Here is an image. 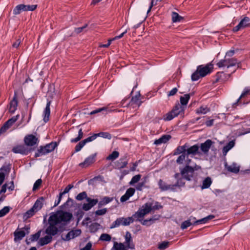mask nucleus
I'll list each match as a JSON object with an SVG mask.
<instances>
[{"mask_svg": "<svg viewBox=\"0 0 250 250\" xmlns=\"http://www.w3.org/2000/svg\"><path fill=\"white\" fill-rule=\"evenodd\" d=\"M249 26H250V19L247 17H245L240 21L237 26L233 28V31L237 32L242 29Z\"/></svg>", "mask_w": 250, "mask_h": 250, "instance_id": "obj_11", "label": "nucleus"}, {"mask_svg": "<svg viewBox=\"0 0 250 250\" xmlns=\"http://www.w3.org/2000/svg\"><path fill=\"white\" fill-rule=\"evenodd\" d=\"M177 91H178V89L177 88H176V87L173 88V89H172L170 91H169L167 93V96L170 97V96H174V95L176 94V93L177 92Z\"/></svg>", "mask_w": 250, "mask_h": 250, "instance_id": "obj_63", "label": "nucleus"}, {"mask_svg": "<svg viewBox=\"0 0 250 250\" xmlns=\"http://www.w3.org/2000/svg\"><path fill=\"white\" fill-rule=\"evenodd\" d=\"M187 146L186 145V144H185L183 146H179L178 147H177V148L175 150V151L174 152V155H179L181 153L182 154L186 153V152H187Z\"/></svg>", "mask_w": 250, "mask_h": 250, "instance_id": "obj_31", "label": "nucleus"}, {"mask_svg": "<svg viewBox=\"0 0 250 250\" xmlns=\"http://www.w3.org/2000/svg\"><path fill=\"white\" fill-rule=\"evenodd\" d=\"M125 243L127 246L128 248L131 249H134V245L132 243L131 233L128 231H127L125 233Z\"/></svg>", "mask_w": 250, "mask_h": 250, "instance_id": "obj_21", "label": "nucleus"}, {"mask_svg": "<svg viewBox=\"0 0 250 250\" xmlns=\"http://www.w3.org/2000/svg\"><path fill=\"white\" fill-rule=\"evenodd\" d=\"M97 137H101L104 138H107L110 139L111 138V135L108 132H101L99 133L94 134L92 136H90L91 141L94 140Z\"/></svg>", "mask_w": 250, "mask_h": 250, "instance_id": "obj_23", "label": "nucleus"}, {"mask_svg": "<svg viewBox=\"0 0 250 250\" xmlns=\"http://www.w3.org/2000/svg\"><path fill=\"white\" fill-rule=\"evenodd\" d=\"M234 145L235 142L233 141H231L226 146H224L223 148V155H226L228 152L234 146Z\"/></svg>", "mask_w": 250, "mask_h": 250, "instance_id": "obj_33", "label": "nucleus"}, {"mask_svg": "<svg viewBox=\"0 0 250 250\" xmlns=\"http://www.w3.org/2000/svg\"><path fill=\"white\" fill-rule=\"evenodd\" d=\"M140 95L139 94L133 97L129 103V106H132L133 108L139 107L142 104V102L140 99Z\"/></svg>", "mask_w": 250, "mask_h": 250, "instance_id": "obj_19", "label": "nucleus"}, {"mask_svg": "<svg viewBox=\"0 0 250 250\" xmlns=\"http://www.w3.org/2000/svg\"><path fill=\"white\" fill-rule=\"evenodd\" d=\"M141 176L140 174H137L134 176L131 181L129 182V184L130 185H134L135 184L137 183L139 181H140L141 179Z\"/></svg>", "mask_w": 250, "mask_h": 250, "instance_id": "obj_44", "label": "nucleus"}, {"mask_svg": "<svg viewBox=\"0 0 250 250\" xmlns=\"http://www.w3.org/2000/svg\"><path fill=\"white\" fill-rule=\"evenodd\" d=\"M182 19V17L180 16L179 14L176 12H172V20L173 22L180 21Z\"/></svg>", "mask_w": 250, "mask_h": 250, "instance_id": "obj_49", "label": "nucleus"}, {"mask_svg": "<svg viewBox=\"0 0 250 250\" xmlns=\"http://www.w3.org/2000/svg\"><path fill=\"white\" fill-rule=\"evenodd\" d=\"M7 184L6 189L8 188L9 190L12 191L14 189V185L13 181L10 182L8 184Z\"/></svg>", "mask_w": 250, "mask_h": 250, "instance_id": "obj_64", "label": "nucleus"}, {"mask_svg": "<svg viewBox=\"0 0 250 250\" xmlns=\"http://www.w3.org/2000/svg\"><path fill=\"white\" fill-rule=\"evenodd\" d=\"M237 63V61L236 59H228L225 57L224 59L220 60L217 63V65L219 67H227V68H229L230 67L235 66Z\"/></svg>", "mask_w": 250, "mask_h": 250, "instance_id": "obj_6", "label": "nucleus"}, {"mask_svg": "<svg viewBox=\"0 0 250 250\" xmlns=\"http://www.w3.org/2000/svg\"><path fill=\"white\" fill-rule=\"evenodd\" d=\"M51 102L48 101L46 105V107L44 110V118L43 120L46 123L49 120V118L50 114V106Z\"/></svg>", "mask_w": 250, "mask_h": 250, "instance_id": "obj_29", "label": "nucleus"}, {"mask_svg": "<svg viewBox=\"0 0 250 250\" xmlns=\"http://www.w3.org/2000/svg\"><path fill=\"white\" fill-rule=\"evenodd\" d=\"M91 139L90 137L80 142L75 146V151L79 152L84 146L86 143L91 142Z\"/></svg>", "mask_w": 250, "mask_h": 250, "instance_id": "obj_27", "label": "nucleus"}, {"mask_svg": "<svg viewBox=\"0 0 250 250\" xmlns=\"http://www.w3.org/2000/svg\"><path fill=\"white\" fill-rule=\"evenodd\" d=\"M72 217L71 213L63 211H58L51 215L48 219L49 226L45 230V233L52 236L55 235L58 232L57 226L59 224L65 225Z\"/></svg>", "mask_w": 250, "mask_h": 250, "instance_id": "obj_1", "label": "nucleus"}, {"mask_svg": "<svg viewBox=\"0 0 250 250\" xmlns=\"http://www.w3.org/2000/svg\"><path fill=\"white\" fill-rule=\"evenodd\" d=\"M74 187L73 185L72 184L68 185L64 189V191L62 192H61L60 196H62L64 194L69 192L71 189H72Z\"/></svg>", "mask_w": 250, "mask_h": 250, "instance_id": "obj_57", "label": "nucleus"}, {"mask_svg": "<svg viewBox=\"0 0 250 250\" xmlns=\"http://www.w3.org/2000/svg\"><path fill=\"white\" fill-rule=\"evenodd\" d=\"M226 168L228 171L235 173H238L239 171V167L235 164H233L232 165L227 166Z\"/></svg>", "mask_w": 250, "mask_h": 250, "instance_id": "obj_37", "label": "nucleus"}, {"mask_svg": "<svg viewBox=\"0 0 250 250\" xmlns=\"http://www.w3.org/2000/svg\"><path fill=\"white\" fill-rule=\"evenodd\" d=\"M87 26V24H85L84 26L81 27L76 28L75 29V32L76 34H79L83 32Z\"/></svg>", "mask_w": 250, "mask_h": 250, "instance_id": "obj_62", "label": "nucleus"}, {"mask_svg": "<svg viewBox=\"0 0 250 250\" xmlns=\"http://www.w3.org/2000/svg\"><path fill=\"white\" fill-rule=\"evenodd\" d=\"M119 153L118 151H114L111 154H110L107 157V159L109 160H114L119 157Z\"/></svg>", "mask_w": 250, "mask_h": 250, "instance_id": "obj_51", "label": "nucleus"}, {"mask_svg": "<svg viewBox=\"0 0 250 250\" xmlns=\"http://www.w3.org/2000/svg\"><path fill=\"white\" fill-rule=\"evenodd\" d=\"M190 99V96L189 94H185L183 96H181L180 99L181 105L183 106L186 105L188 103V102Z\"/></svg>", "mask_w": 250, "mask_h": 250, "instance_id": "obj_38", "label": "nucleus"}, {"mask_svg": "<svg viewBox=\"0 0 250 250\" xmlns=\"http://www.w3.org/2000/svg\"><path fill=\"white\" fill-rule=\"evenodd\" d=\"M201 169V167L197 165L194 166L185 167L181 169V174L183 178L187 180H190L193 176V172Z\"/></svg>", "mask_w": 250, "mask_h": 250, "instance_id": "obj_3", "label": "nucleus"}, {"mask_svg": "<svg viewBox=\"0 0 250 250\" xmlns=\"http://www.w3.org/2000/svg\"><path fill=\"white\" fill-rule=\"evenodd\" d=\"M100 225L97 223H94L91 224L89 227V230L91 232H95L99 229Z\"/></svg>", "mask_w": 250, "mask_h": 250, "instance_id": "obj_42", "label": "nucleus"}, {"mask_svg": "<svg viewBox=\"0 0 250 250\" xmlns=\"http://www.w3.org/2000/svg\"><path fill=\"white\" fill-rule=\"evenodd\" d=\"M113 249H114V250H127L128 248L126 245L125 246L123 243L115 242Z\"/></svg>", "mask_w": 250, "mask_h": 250, "instance_id": "obj_36", "label": "nucleus"}, {"mask_svg": "<svg viewBox=\"0 0 250 250\" xmlns=\"http://www.w3.org/2000/svg\"><path fill=\"white\" fill-rule=\"evenodd\" d=\"M10 169V167L9 166H3L0 168V172H3L5 174L6 173H8Z\"/></svg>", "mask_w": 250, "mask_h": 250, "instance_id": "obj_61", "label": "nucleus"}, {"mask_svg": "<svg viewBox=\"0 0 250 250\" xmlns=\"http://www.w3.org/2000/svg\"><path fill=\"white\" fill-rule=\"evenodd\" d=\"M250 91V88H249V87H246L244 89V91L243 92V93L241 95V96L239 97V98L237 100V103L239 102V101H240V99H241V98L244 97L245 96L247 95L249 93Z\"/></svg>", "mask_w": 250, "mask_h": 250, "instance_id": "obj_58", "label": "nucleus"}, {"mask_svg": "<svg viewBox=\"0 0 250 250\" xmlns=\"http://www.w3.org/2000/svg\"><path fill=\"white\" fill-rule=\"evenodd\" d=\"M42 201L43 198H40L37 200L34 205H33L32 208L37 212L39 210H40L42 207Z\"/></svg>", "mask_w": 250, "mask_h": 250, "instance_id": "obj_32", "label": "nucleus"}, {"mask_svg": "<svg viewBox=\"0 0 250 250\" xmlns=\"http://www.w3.org/2000/svg\"><path fill=\"white\" fill-rule=\"evenodd\" d=\"M111 239V237L110 235L106 234V233H103L102 234L100 237V240L104 241H110Z\"/></svg>", "mask_w": 250, "mask_h": 250, "instance_id": "obj_52", "label": "nucleus"}, {"mask_svg": "<svg viewBox=\"0 0 250 250\" xmlns=\"http://www.w3.org/2000/svg\"><path fill=\"white\" fill-rule=\"evenodd\" d=\"M107 212V209L106 208L98 209L95 211V214L100 216L105 214Z\"/></svg>", "mask_w": 250, "mask_h": 250, "instance_id": "obj_60", "label": "nucleus"}, {"mask_svg": "<svg viewBox=\"0 0 250 250\" xmlns=\"http://www.w3.org/2000/svg\"><path fill=\"white\" fill-rule=\"evenodd\" d=\"M88 197L87 196V194L85 191L80 193L76 196V199L78 201H82L84 199L86 200Z\"/></svg>", "mask_w": 250, "mask_h": 250, "instance_id": "obj_50", "label": "nucleus"}, {"mask_svg": "<svg viewBox=\"0 0 250 250\" xmlns=\"http://www.w3.org/2000/svg\"><path fill=\"white\" fill-rule=\"evenodd\" d=\"M212 141L211 140L208 139L205 141V143L201 144V149L205 153H207L209 150L211 145H212Z\"/></svg>", "mask_w": 250, "mask_h": 250, "instance_id": "obj_20", "label": "nucleus"}, {"mask_svg": "<svg viewBox=\"0 0 250 250\" xmlns=\"http://www.w3.org/2000/svg\"><path fill=\"white\" fill-rule=\"evenodd\" d=\"M169 245V243L168 242H163L159 245L158 248L163 250L168 247Z\"/></svg>", "mask_w": 250, "mask_h": 250, "instance_id": "obj_59", "label": "nucleus"}, {"mask_svg": "<svg viewBox=\"0 0 250 250\" xmlns=\"http://www.w3.org/2000/svg\"><path fill=\"white\" fill-rule=\"evenodd\" d=\"M201 77H202L200 76V72L198 71V69H197L196 71L191 75V79L193 81H197Z\"/></svg>", "mask_w": 250, "mask_h": 250, "instance_id": "obj_53", "label": "nucleus"}, {"mask_svg": "<svg viewBox=\"0 0 250 250\" xmlns=\"http://www.w3.org/2000/svg\"><path fill=\"white\" fill-rule=\"evenodd\" d=\"M187 158V153L182 154L180 155L176 160V163L178 164H182L185 162Z\"/></svg>", "mask_w": 250, "mask_h": 250, "instance_id": "obj_45", "label": "nucleus"}, {"mask_svg": "<svg viewBox=\"0 0 250 250\" xmlns=\"http://www.w3.org/2000/svg\"><path fill=\"white\" fill-rule=\"evenodd\" d=\"M158 186L159 188L161 189V191H167V190H175L176 187L178 186L177 184L174 185H170V184H167V183H166L165 181H164L162 179H160L158 181Z\"/></svg>", "mask_w": 250, "mask_h": 250, "instance_id": "obj_10", "label": "nucleus"}, {"mask_svg": "<svg viewBox=\"0 0 250 250\" xmlns=\"http://www.w3.org/2000/svg\"><path fill=\"white\" fill-rule=\"evenodd\" d=\"M57 146V144L56 142H51L44 146H41L35 153V156L38 157L48 154L53 151Z\"/></svg>", "mask_w": 250, "mask_h": 250, "instance_id": "obj_2", "label": "nucleus"}, {"mask_svg": "<svg viewBox=\"0 0 250 250\" xmlns=\"http://www.w3.org/2000/svg\"><path fill=\"white\" fill-rule=\"evenodd\" d=\"M38 141V138L32 134L26 136L24 139L25 145L31 146L36 145Z\"/></svg>", "mask_w": 250, "mask_h": 250, "instance_id": "obj_15", "label": "nucleus"}, {"mask_svg": "<svg viewBox=\"0 0 250 250\" xmlns=\"http://www.w3.org/2000/svg\"><path fill=\"white\" fill-rule=\"evenodd\" d=\"M19 115H17L7 120L0 129V134L5 133L18 119Z\"/></svg>", "mask_w": 250, "mask_h": 250, "instance_id": "obj_9", "label": "nucleus"}, {"mask_svg": "<svg viewBox=\"0 0 250 250\" xmlns=\"http://www.w3.org/2000/svg\"><path fill=\"white\" fill-rule=\"evenodd\" d=\"M108 108L107 107H103L97 109L93 110L89 113V114L93 115V114L101 112L103 111H108Z\"/></svg>", "mask_w": 250, "mask_h": 250, "instance_id": "obj_55", "label": "nucleus"}, {"mask_svg": "<svg viewBox=\"0 0 250 250\" xmlns=\"http://www.w3.org/2000/svg\"><path fill=\"white\" fill-rule=\"evenodd\" d=\"M199 146L197 145H193V146L188 147L187 146V155H196L198 153Z\"/></svg>", "mask_w": 250, "mask_h": 250, "instance_id": "obj_24", "label": "nucleus"}, {"mask_svg": "<svg viewBox=\"0 0 250 250\" xmlns=\"http://www.w3.org/2000/svg\"><path fill=\"white\" fill-rule=\"evenodd\" d=\"M172 111L167 113L163 116V119L165 121H169L173 119L176 116H174Z\"/></svg>", "mask_w": 250, "mask_h": 250, "instance_id": "obj_40", "label": "nucleus"}, {"mask_svg": "<svg viewBox=\"0 0 250 250\" xmlns=\"http://www.w3.org/2000/svg\"><path fill=\"white\" fill-rule=\"evenodd\" d=\"M18 106V100L17 94L15 93L13 99L10 101L9 104V111L11 113H14L16 110Z\"/></svg>", "mask_w": 250, "mask_h": 250, "instance_id": "obj_17", "label": "nucleus"}, {"mask_svg": "<svg viewBox=\"0 0 250 250\" xmlns=\"http://www.w3.org/2000/svg\"><path fill=\"white\" fill-rule=\"evenodd\" d=\"M52 236L47 234L44 237L40 238L38 243L41 246H43L50 243L52 241Z\"/></svg>", "mask_w": 250, "mask_h": 250, "instance_id": "obj_22", "label": "nucleus"}, {"mask_svg": "<svg viewBox=\"0 0 250 250\" xmlns=\"http://www.w3.org/2000/svg\"><path fill=\"white\" fill-rule=\"evenodd\" d=\"M113 200V198L105 196L98 202V207L101 208V207L111 202Z\"/></svg>", "mask_w": 250, "mask_h": 250, "instance_id": "obj_35", "label": "nucleus"}, {"mask_svg": "<svg viewBox=\"0 0 250 250\" xmlns=\"http://www.w3.org/2000/svg\"><path fill=\"white\" fill-rule=\"evenodd\" d=\"M152 210V204L146 203L134 215L139 221L140 219L143 218L145 215L149 213Z\"/></svg>", "mask_w": 250, "mask_h": 250, "instance_id": "obj_4", "label": "nucleus"}, {"mask_svg": "<svg viewBox=\"0 0 250 250\" xmlns=\"http://www.w3.org/2000/svg\"><path fill=\"white\" fill-rule=\"evenodd\" d=\"M214 216L213 215H209L206 217H204L201 219L196 220L193 223V225H197L198 224H206L208 223L209 220L213 219Z\"/></svg>", "mask_w": 250, "mask_h": 250, "instance_id": "obj_26", "label": "nucleus"}, {"mask_svg": "<svg viewBox=\"0 0 250 250\" xmlns=\"http://www.w3.org/2000/svg\"><path fill=\"white\" fill-rule=\"evenodd\" d=\"M37 212L32 208L28 210L24 215V217L28 219L35 214Z\"/></svg>", "mask_w": 250, "mask_h": 250, "instance_id": "obj_47", "label": "nucleus"}, {"mask_svg": "<svg viewBox=\"0 0 250 250\" xmlns=\"http://www.w3.org/2000/svg\"><path fill=\"white\" fill-rule=\"evenodd\" d=\"M81 233V230L80 229L72 230L68 232L64 236H62V237L63 240L68 241L79 236Z\"/></svg>", "mask_w": 250, "mask_h": 250, "instance_id": "obj_12", "label": "nucleus"}, {"mask_svg": "<svg viewBox=\"0 0 250 250\" xmlns=\"http://www.w3.org/2000/svg\"><path fill=\"white\" fill-rule=\"evenodd\" d=\"M133 219L132 217L127 218H119L117 219L112 224L110 227L111 229L117 228L119 227L120 225L128 226L130 224L133 222Z\"/></svg>", "mask_w": 250, "mask_h": 250, "instance_id": "obj_5", "label": "nucleus"}, {"mask_svg": "<svg viewBox=\"0 0 250 250\" xmlns=\"http://www.w3.org/2000/svg\"><path fill=\"white\" fill-rule=\"evenodd\" d=\"M12 151L15 153H20L23 155H26L28 152V148L23 145L14 147Z\"/></svg>", "mask_w": 250, "mask_h": 250, "instance_id": "obj_16", "label": "nucleus"}, {"mask_svg": "<svg viewBox=\"0 0 250 250\" xmlns=\"http://www.w3.org/2000/svg\"><path fill=\"white\" fill-rule=\"evenodd\" d=\"M10 210V208L8 206L4 207L3 208L0 210V218L3 217L7 214Z\"/></svg>", "mask_w": 250, "mask_h": 250, "instance_id": "obj_48", "label": "nucleus"}, {"mask_svg": "<svg viewBox=\"0 0 250 250\" xmlns=\"http://www.w3.org/2000/svg\"><path fill=\"white\" fill-rule=\"evenodd\" d=\"M171 136L169 135H164L161 137L157 139L154 142V144L159 145L162 144L167 143L170 139Z\"/></svg>", "mask_w": 250, "mask_h": 250, "instance_id": "obj_30", "label": "nucleus"}, {"mask_svg": "<svg viewBox=\"0 0 250 250\" xmlns=\"http://www.w3.org/2000/svg\"><path fill=\"white\" fill-rule=\"evenodd\" d=\"M87 203L83 204L82 208L84 211H88L98 203V199H92L90 198H86Z\"/></svg>", "mask_w": 250, "mask_h": 250, "instance_id": "obj_13", "label": "nucleus"}, {"mask_svg": "<svg viewBox=\"0 0 250 250\" xmlns=\"http://www.w3.org/2000/svg\"><path fill=\"white\" fill-rule=\"evenodd\" d=\"M127 162L126 161L120 160L117 164V167L118 168H123L126 166Z\"/></svg>", "mask_w": 250, "mask_h": 250, "instance_id": "obj_54", "label": "nucleus"}, {"mask_svg": "<svg viewBox=\"0 0 250 250\" xmlns=\"http://www.w3.org/2000/svg\"><path fill=\"white\" fill-rule=\"evenodd\" d=\"M174 113V116H177L184 111V107L179 104H176L171 110Z\"/></svg>", "mask_w": 250, "mask_h": 250, "instance_id": "obj_25", "label": "nucleus"}, {"mask_svg": "<svg viewBox=\"0 0 250 250\" xmlns=\"http://www.w3.org/2000/svg\"><path fill=\"white\" fill-rule=\"evenodd\" d=\"M158 218H153H153H150L149 219H146L142 222V224L143 225H146V226H150V225H151L152 223H153L154 221L158 220Z\"/></svg>", "mask_w": 250, "mask_h": 250, "instance_id": "obj_43", "label": "nucleus"}, {"mask_svg": "<svg viewBox=\"0 0 250 250\" xmlns=\"http://www.w3.org/2000/svg\"><path fill=\"white\" fill-rule=\"evenodd\" d=\"M25 235V232L23 230L15 231L14 232V240L17 241L22 239Z\"/></svg>", "mask_w": 250, "mask_h": 250, "instance_id": "obj_34", "label": "nucleus"}, {"mask_svg": "<svg viewBox=\"0 0 250 250\" xmlns=\"http://www.w3.org/2000/svg\"><path fill=\"white\" fill-rule=\"evenodd\" d=\"M96 156V154L89 156L84 160L83 162L79 164L80 167L82 168H85L89 167L95 162Z\"/></svg>", "mask_w": 250, "mask_h": 250, "instance_id": "obj_14", "label": "nucleus"}, {"mask_svg": "<svg viewBox=\"0 0 250 250\" xmlns=\"http://www.w3.org/2000/svg\"><path fill=\"white\" fill-rule=\"evenodd\" d=\"M83 133L82 128H80L79 130V134L77 137L76 138L72 139L71 140V143H76L79 141L83 137Z\"/></svg>", "mask_w": 250, "mask_h": 250, "instance_id": "obj_46", "label": "nucleus"}, {"mask_svg": "<svg viewBox=\"0 0 250 250\" xmlns=\"http://www.w3.org/2000/svg\"><path fill=\"white\" fill-rule=\"evenodd\" d=\"M211 180L210 178L207 177L206 178L203 182V185L202 186V188H209L211 184Z\"/></svg>", "mask_w": 250, "mask_h": 250, "instance_id": "obj_41", "label": "nucleus"}, {"mask_svg": "<svg viewBox=\"0 0 250 250\" xmlns=\"http://www.w3.org/2000/svg\"><path fill=\"white\" fill-rule=\"evenodd\" d=\"M213 68V64L211 63H208L206 65H201L198 66V71H199L201 77H205L208 74H209Z\"/></svg>", "mask_w": 250, "mask_h": 250, "instance_id": "obj_8", "label": "nucleus"}, {"mask_svg": "<svg viewBox=\"0 0 250 250\" xmlns=\"http://www.w3.org/2000/svg\"><path fill=\"white\" fill-rule=\"evenodd\" d=\"M135 192V189L133 188H128L125 194L123 195L121 198L120 201L121 202H124L128 200L130 197L132 196Z\"/></svg>", "mask_w": 250, "mask_h": 250, "instance_id": "obj_18", "label": "nucleus"}, {"mask_svg": "<svg viewBox=\"0 0 250 250\" xmlns=\"http://www.w3.org/2000/svg\"><path fill=\"white\" fill-rule=\"evenodd\" d=\"M42 183V180L41 179L37 180L34 184L33 190L35 191L38 189L41 186Z\"/></svg>", "mask_w": 250, "mask_h": 250, "instance_id": "obj_56", "label": "nucleus"}, {"mask_svg": "<svg viewBox=\"0 0 250 250\" xmlns=\"http://www.w3.org/2000/svg\"><path fill=\"white\" fill-rule=\"evenodd\" d=\"M209 110V108H208L207 106H201L196 109V112L197 114H205L208 112Z\"/></svg>", "mask_w": 250, "mask_h": 250, "instance_id": "obj_39", "label": "nucleus"}, {"mask_svg": "<svg viewBox=\"0 0 250 250\" xmlns=\"http://www.w3.org/2000/svg\"><path fill=\"white\" fill-rule=\"evenodd\" d=\"M195 220L196 219L195 217L191 216L188 220H186L182 223L181 228L182 229H186L193 224Z\"/></svg>", "mask_w": 250, "mask_h": 250, "instance_id": "obj_28", "label": "nucleus"}, {"mask_svg": "<svg viewBox=\"0 0 250 250\" xmlns=\"http://www.w3.org/2000/svg\"><path fill=\"white\" fill-rule=\"evenodd\" d=\"M37 5H17L13 10L15 15L19 14L21 11H33L37 8Z\"/></svg>", "mask_w": 250, "mask_h": 250, "instance_id": "obj_7", "label": "nucleus"}]
</instances>
